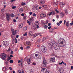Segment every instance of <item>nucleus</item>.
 <instances>
[{"label":"nucleus","mask_w":73,"mask_h":73,"mask_svg":"<svg viewBox=\"0 0 73 73\" xmlns=\"http://www.w3.org/2000/svg\"><path fill=\"white\" fill-rule=\"evenodd\" d=\"M52 44L53 45H54L55 44V42L54 41H52Z\"/></svg>","instance_id":"f704fd0d"},{"label":"nucleus","mask_w":73,"mask_h":73,"mask_svg":"<svg viewBox=\"0 0 73 73\" xmlns=\"http://www.w3.org/2000/svg\"><path fill=\"white\" fill-rule=\"evenodd\" d=\"M3 43L5 46H8L9 45L8 42L7 41H3Z\"/></svg>","instance_id":"7ed1b4c3"},{"label":"nucleus","mask_w":73,"mask_h":73,"mask_svg":"<svg viewBox=\"0 0 73 73\" xmlns=\"http://www.w3.org/2000/svg\"><path fill=\"white\" fill-rule=\"evenodd\" d=\"M11 17H15V15H14V14H11L10 15Z\"/></svg>","instance_id":"cd10ccee"},{"label":"nucleus","mask_w":73,"mask_h":73,"mask_svg":"<svg viewBox=\"0 0 73 73\" xmlns=\"http://www.w3.org/2000/svg\"><path fill=\"white\" fill-rule=\"evenodd\" d=\"M54 49L57 50H60V47L56 45L54 47Z\"/></svg>","instance_id":"1a4fd4ad"},{"label":"nucleus","mask_w":73,"mask_h":73,"mask_svg":"<svg viewBox=\"0 0 73 73\" xmlns=\"http://www.w3.org/2000/svg\"><path fill=\"white\" fill-rule=\"evenodd\" d=\"M10 63H11V64H12V63H13V61L12 60H11L10 61Z\"/></svg>","instance_id":"4c0bfd02"},{"label":"nucleus","mask_w":73,"mask_h":73,"mask_svg":"<svg viewBox=\"0 0 73 73\" xmlns=\"http://www.w3.org/2000/svg\"><path fill=\"white\" fill-rule=\"evenodd\" d=\"M6 55L5 53L3 54L1 57V58L2 59V60H4L5 58H6V56H5Z\"/></svg>","instance_id":"0eeeda50"},{"label":"nucleus","mask_w":73,"mask_h":73,"mask_svg":"<svg viewBox=\"0 0 73 73\" xmlns=\"http://www.w3.org/2000/svg\"><path fill=\"white\" fill-rule=\"evenodd\" d=\"M27 21V23L29 24V25H31V22L29 21Z\"/></svg>","instance_id":"72a5a7b5"},{"label":"nucleus","mask_w":73,"mask_h":73,"mask_svg":"<svg viewBox=\"0 0 73 73\" xmlns=\"http://www.w3.org/2000/svg\"><path fill=\"white\" fill-rule=\"evenodd\" d=\"M13 1H13V0H11V1H10V2L11 3H13Z\"/></svg>","instance_id":"6e6d98bb"},{"label":"nucleus","mask_w":73,"mask_h":73,"mask_svg":"<svg viewBox=\"0 0 73 73\" xmlns=\"http://www.w3.org/2000/svg\"><path fill=\"white\" fill-rule=\"evenodd\" d=\"M66 23V21H65V20H64V25H65V24Z\"/></svg>","instance_id":"4d7b16f0"},{"label":"nucleus","mask_w":73,"mask_h":73,"mask_svg":"<svg viewBox=\"0 0 73 73\" xmlns=\"http://www.w3.org/2000/svg\"><path fill=\"white\" fill-rule=\"evenodd\" d=\"M16 33H17V31L15 30L14 32H13L12 33V34L13 36H15Z\"/></svg>","instance_id":"f8f14e48"},{"label":"nucleus","mask_w":73,"mask_h":73,"mask_svg":"<svg viewBox=\"0 0 73 73\" xmlns=\"http://www.w3.org/2000/svg\"><path fill=\"white\" fill-rule=\"evenodd\" d=\"M41 53H38L37 54H35V56L36 57H37L38 59H41V56H40Z\"/></svg>","instance_id":"f03ea898"},{"label":"nucleus","mask_w":73,"mask_h":73,"mask_svg":"<svg viewBox=\"0 0 73 73\" xmlns=\"http://www.w3.org/2000/svg\"><path fill=\"white\" fill-rule=\"evenodd\" d=\"M42 66L43 67H45V68H46V64H43Z\"/></svg>","instance_id":"473e14b6"},{"label":"nucleus","mask_w":73,"mask_h":73,"mask_svg":"<svg viewBox=\"0 0 73 73\" xmlns=\"http://www.w3.org/2000/svg\"><path fill=\"white\" fill-rule=\"evenodd\" d=\"M19 11L20 13H23V9L22 8L20 9Z\"/></svg>","instance_id":"6ab92c4d"},{"label":"nucleus","mask_w":73,"mask_h":73,"mask_svg":"<svg viewBox=\"0 0 73 73\" xmlns=\"http://www.w3.org/2000/svg\"><path fill=\"white\" fill-rule=\"evenodd\" d=\"M15 8H16V6H14L12 7V9H14Z\"/></svg>","instance_id":"2f4dec72"},{"label":"nucleus","mask_w":73,"mask_h":73,"mask_svg":"<svg viewBox=\"0 0 73 73\" xmlns=\"http://www.w3.org/2000/svg\"><path fill=\"white\" fill-rule=\"evenodd\" d=\"M1 12H4V9H2L1 10Z\"/></svg>","instance_id":"5fc2aeb1"},{"label":"nucleus","mask_w":73,"mask_h":73,"mask_svg":"<svg viewBox=\"0 0 73 73\" xmlns=\"http://www.w3.org/2000/svg\"><path fill=\"white\" fill-rule=\"evenodd\" d=\"M64 13L61 12L60 13V16L62 17V18L63 17H64Z\"/></svg>","instance_id":"4468645a"},{"label":"nucleus","mask_w":73,"mask_h":73,"mask_svg":"<svg viewBox=\"0 0 73 73\" xmlns=\"http://www.w3.org/2000/svg\"><path fill=\"white\" fill-rule=\"evenodd\" d=\"M55 58L54 57H52L51 58V61L52 63L55 62Z\"/></svg>","instance_id":"6e6552de"},{"label":"nucleus","mask_w":73,"mask_h":73,"mask_svg":"<svg viewBox=\"0 0 73 73\" xmlns=\"http://www.w3.org/2000/svg\"><path fill=\"white\" fill-rule=\"evenodd\" d=\"M27 18V16H24L23 17V19H25Z\"/></svg>","instance_id":"052dcab7"},{"label":"nucleus","mask_w":73,"mask_h":73,"mask_svg":"<svg viewBox=\"0 0 73 73\" xmlns=\"http://www.w3.org/2000/svg\"><path fill=\"white\" fill-rule=\"evenodd\" d=\"M36 34L37 36H38V35H40V33H37Z\"/></svg>","instance_id":"13d9d810"},{"label":"nucleus","mask_w":73,"mask_h":73,"mask_svg":"<svg viewBox=\"0 0 73 73\" xmlns=\"http://www.w3.org/2000/svg\"><path fill=\"white\" fill-rule=\"evenodd\" d=\"M56 13H55L54 11H52L50 12V13L48 14V15L51 16V15H52V16H53V15H54Z\"/></svg>","instance_id":"39448f33"},{"label":"nucleus","mask_w":73,"mask_h":73,"mask_svg":"<svg viewBox=\"0 0 73 73\" xmlns=\"http://www.w3.org/2000/svg\"><path fill=\"white\" fill-rule=\"evenodd\" d=\"M31 60H32V58L31 57H30L29 58L27 59V62L28 63L30 61H31Z\"/></svg>","instance_id":"9b49d317"},{"label":"nucleus","mask_w":73,"mask_h":73,"mask_svg":"<svg viewBox=\"0 0 73 73\" xmlns=\"http://www.w3.org/2000/svg\"><path fill=\"white\" fill-rule=\"evenodd\" d=\"M20 49H21V50H23V49H24V48L23 47L21 46L20 47Z\"/></svg>","instance_id":"c03bdc74"},{"label":"nucleus","mask_w":73,"mask_h":73,"mask_svg":"<svg viewBox=\"0 0 73 73\" xmlns=\"http://www.w3.org/2000/svg\"><path fill=\"white\" fill-rule=\"evenodd\" d=\"M34 36H35V37H36V36H37L36 34H36H34Z\"/></svg>","instance_id":"3c124183"},{"label":"nucleus","mask_w":73,"mask_h":73,"mask_svg":"<svg viewBox=\"0 0 73 73\" xmlns=\"http://www.w3.org/2000/svg\"><path fill=\"white\" fill-rule=\"evenodd\" d=\"M40 38L38 39L37 40V41L38 42H40Z\"/></svg>","instance_id":"603ef678"},{"label":"nucleus","mask_w":73,"mask_h":73,"mask_svg":"<svg viewBox=\"0 0 73 73\" xmlns=\"http://www.w3.org/2000/svg\"><path fill=\"white\" fill-rule=\"evenodd\" d=\"M21 64H24L23 62H24V60L23 59H22L21 60Z\"/></svg>","instance_id":"393cba45"},{"label":"nucleus","mask_w":73,"mask_h":73,"mask_svg":"<svg viewBox=\"0 0 73 73\" xmlns=\"http://www.w3.org/2000/svg\"><path fill=\"white\" fill-rule=\"evenodd\" d=\"M66 27H69V22L68 21H67L66 23Z\"/></svg>","instance_id":"a878e982"},{"label":"nucleus","mask_w":73,"mask_h":73,"mask_svg":"<svg viewBox=\"0 0 73 73\" xmlns=\"http://www.w3.org/2000/svg\"><path fill=\"white\" fill-rule=\"evenodd\" d=\"M2 70L4 72H5V71H7V70H8V67H6L5 68L4 67L3 68Z\"/></svg>","instance_id":"9d476101"},{"label":"nucleus","mask_w":73,"mask_h":73,"mask_svg":"<svg viewBox=\"0 0 73 73\" xmlns=\"http://www.w3.org/2000/svg\"><path fill=\"white\" fill-rule=\"evenodd\" d=\"M35 25H39V24H40V23H39V22H38V21H36L35 22Z\"/></svg>","instance_id":"f3484780"},{"label":"nucleus","mask_w":73,"mask_h":73,"mask_svg":"<svg viewBox=\"0 0 73 73\" xmlns=\"http://www.w3.org/2000/svg\"><path fill=\"white\" fill-rule=\"evenodd\" d=\"M47 64V62H46V60H43V64Z\"/></svg>","instance_id":"aec40b11"},{"label":"nucleus","mask_w":73,"mask_h":73,"mask_svg":"<svg viewBox=\"0 0 73 73\" xmlns=\"http://www.w3.org/2000/svg\"><path fill=\"white\" fill-rule=\"evenodd\" d=\"M41 49L43 53H45L46 51V47H44L43 46H42L41 47Z\"/></svg>","instance_id":"f257e3e1"},{"label":"nucleus","mask_w":73,"mask_h":73,"mask_svg":"<svg viewBox=\"0 0 73 73\" xmlns=\"http://www.w3.org/2000/svg\"><path fill=\"white\" fill-rule=\"evenodd\" d=\"M21 16H24V14L22 13L21 14Z\"/></svg>","instance_id":"e2e57ef3"},{"label":"nucleus","mask_w":73,"mask_h":73,"mask_svg":"<svg viewBox=\"0 0 73 73\" xmlns=\"http://www.w3.org/2000/svg\"><path fill=\"white\" fill-rule=\"evenodd\" d=\"M36 28L38 29L39 28H40V27H39V26H38V25H36Z\"/></svg>","instance_id":"09e8293b"},{"label":"nucleus","mask_w":73,"mask_h":73,"mask_svg":"<svg viewBox=\"0 0 73 73\" xmlns=\"http://www.w3.org/2000/svg\"><path fill=\"white\" fill-rule=\"evenodd\" d=\"M40 3L42 4H44L45 3V1H40Z\"/></svg>","instance_id":"4be33fe9"},{"label":"nucleus","mask_w":73,"mask_h":73,"mask_svg":"<svg viewBox=\"0 0 73 73\" xmlns=\"http://www.w3.org/2000/svg\"><path fill=\"white\" fill-rule=\"evenodd\" d=\"M55 11H56V13H59V11L57 9H55Z\"/></svg>","instance_id":"a18cd8bd"},{"label":"nucleus","mask_w":73,"mask_h":73,"mask_svg":"<svg viewBox=\"0 0 73 73\" xmlns=\"http://www.w3.org/2000/svg\"><path fill=\"white\" fill-rule=\"evenodd\" d=\"M48 25L49 27V26H50V25H51V24L50 23H48Z\"/></svg>","instance_id":"a19ab883"},{"label":"nucleus","mask_w":73,"mask_h":73,"mask_svg":"<svg viewBox=\"0 0 73 73\" xmlns=\"http://www.w3.org/2000/svg\"><path fill=\"white\" fill-rule=\"evenodd\" d=\"M26 3L25 2L24 3H23V2H22L21 3V5L22 6H24V5H25Z\"/></svg>","instance_id":"b1692460"},{"label":"nucleus","mask_w":73,"mask_h":73,"mask_svg":"<svg viewBox=\"0 0 73 73\" xmlns=\"http://www.w3.org/2000/svg\"><path fill=\"white\" fill-rule=\"evenodd\" d=\"M23 31V32H25V31H26L27 30V27H24L23 29H22Z\"/></svg>","instance_id":"dca6fc26"},{"label":"nucleus","mask_w":73,"mask_h":73,"mask_svg":"<svg viewBox=\"0 0 73 73\" xmlns=\"http://www.w3.org/2000/svg\"><path fill=\"white\" fill-rule=\"evenodd\" d=\"M64 12L66 14V15H68V11L66 9H64Z\"/></svg>","instance_id":"412c9836"},{"label":"nucleus","mask_w":73,"mask_h":73,"mask_svg":"<svg viewBox=\"0 0 73 73\" xmlns=\"http://www.w3.org/2000/svg\"><path fill=\"white\" fill-rule=\"evenodd\" d=\"M56 18H57V19H58V18H59V15H57L56 16Z\"/></svg>","instance_id":"79ce46f5"},{"label":"nucleus","mask_w":73,"mask_h":73,"mask_svg":"<svg viewBox=\"0 0 73 73\" xmlns=\"http://www.w3.org/2000/svg\"><path fill=\"white\" fill-rule=\"evenodd\" d=\"M65 3L63 2H62L61 3V5H62L63 7L64 6V5H65Z\"/></svg>","instance_id":"c756f323"},{"label":"nucleus","mask_w":73,"mask_h":73,"mask_svg":"<svg viewBox=\"0 0 73 73\" xmlns=\"http://www.w3.org/2000/svg\"><path fill=\"white\" fill-rule=\"evenodd\" d=\"M27 35H28V33L26 32L25 33V34H23V36H27Z\"/></svg>","instance_id":"7c9ffc66"},{"label":"nucleus","mask_w":73,"mask_h":73,"mask_svg":"<svg viewBox=\"0 0 73 73\" xmlns=\"http://www.w3.org/2000/svg\"><path fill=\"white\" fill-rule=\"evenodd\" d=\"M9 69L11 70H12V68L11 67H9Z\"/></svg>","instance_id":"0e129e2a"},{"label":"nucleus","mask_w":73,"mask_h":73,"mask_svg":"<svg viewBox=\"0 0 73 73\" xmlns=\"http://www.w3.org/2000/svg\"><path fill=\"white\" fill-rule=\"evenodd\" d=\"M29 13L30 15H32L33 14L32 12H29Z\"/></svg>","instance_id":"58836bf2"},{"label":"nucleus","mask_w":73,"mask_h":73,"mask_svg":"<svg viewBox=\"0 0 73 73\" xmlns=\"http://www.w3.org/2000/svg\"><path fill=\"white\" fill-rule=\"evenodd\" d=\"M23 25L22 24H21V25H18V27L19 29H20L22 27H23Z\"/></svg>","instance_id":"ddd939ff"},{"label":"nucleus","mask_w":73,"mask_h":73,"mask_svg":"<svg viewBox=\"0 0 73 73\" xmlns=\"http://www.w3.org/2000/svg\"><path fill=\"white\" fill-rule=\"evenodd\" d=\"M64 68H61V69L60 70V73H64Z\"/></svg>","instance_id":"2eb2a0df"},{"label":"nucleus","mask_w":73,"mask_h":73,"mask_svg":"<svg viewBox=\"0 0 73 73\" xmlns=\"http://www.w3.org/2000/svg\"><path fill=\"white\" fill-rule=\"evenodd\" d=\"M46 15L45 14L42 13L40 15V17L41 18H45L46 17Z\"/></svg>","instance_id":"423d86ee"},{"label":"nucleus","mask_w":73,"mask_h":73,"mask_svg":"<svg viewBox=\"0 0 73 73\" xmlns=\"http://www.w3.org/2000/svg\"><path fill=\"white\" fill-rule=\"evenodd\" d=\"M8 60H11V57L9 56L8 57Z\"/></svg>","instance_id":"de8ad7c7"},{"label":"nucleus","mask_w":73,"mask_h":73,"mask_svg":"<svg viewBox=\"0 0 73 73\" xmlns=\"http://www.w3.org/2000/svg\"><path fill=\"white\" fill-rule=\"evenodd\" d=\"M48 27V26L47 25H45L43 27L44 29H47Z\"/></svg>","instance_id":"bb28decb"},{"label":"nucleus","mask_w":73,"mask_h":73,"mask_svg":"<svg viewBox=\"0 0 73 73\" xmlns=\"http://www.w3.org/2000/svg\"><path fill=\"white\" fill-rule=\"evenodd\" d=\"M20 62H21V61H20V60H19L18 62V63H20Z\"/></svg>","instance_id":"774afa93"},{"label":"nucleus","mask_w":73,"mask_h":73,"mask_svg":"<svg viewBox=\"0 0 73 73\" xmlns=\"http://www.w3.org/2000/svg\"><path fill=\"white\" fill-rule=\"evenodd\" d=\"M71 69H73V66H71Z\"/></svg>","instance_id":"338daca9"},{"label":"nucleus","mask_w":73,"mask_h":73,"mask_svg":"<svg viewBox=\"0 0 73 73\" xmlns=\"http://www.w3.org/2000/svg\"><path fill=\"white\" fill-rule=\"evenodd\" d=\"M26 48L27 49H29V48H30V46H27L26 47Z\"/></svg>","instance_id":"864d4df0"},{"label":"nucleus","mask_w":73,"mask_h":73,"mask_svg":"<svg viewBox=\"0 0 73 73\" xmlns=\"http://www.w3.org/2000/svg\"><path fill=\"white\" fill-rule=\"evenodd\" d=\"M38 7V6H37V5H35V8H37V7Z\"/></svg>","instance_id":"8fccbe9b"},{"label":"nucleus","mask_w":73,"mask_h":73,"mask_svg":"<svg viewBox=\"0 0 73 73\" xmlns=\"http://www.w3.org/2000/svg\"><path fill=\"white\" fill-rule=\"evenodd\" d=\"M29 20L31 21H34V18H33V17H31L30 19H29Z\"/></svg>","instance_id":"a211bd4d"},{"label":"nucleus","mask_w":73,"mask_h":73,"mask_svg":"<svg viewBox=\"0 0 73 73\" xmlns=\"http://www.w3.org/2000/svg\"><path fill=\"white\" fill-rule=\"evenodd\" d=\"M46 6V5H42V7H43V8H44V7H46V6Z\"/></svg>","instance_id":"680f3d73"},{"label":"nucleus","mask_w":73,"mask_h":73,"mask_svg":"<svg viewBox=\"0 0 73 73\" xmlns=\"http://www.w3.org/2000/svg\"><path fill=\"white\" fill-rule=\"evenodd\" d=\"M13 21H14V22H15V23H16V22H17V21H16V20L15 19H13Z\"/></svg>","instance_id":"bf43d9fd"},{"label":"nucleus","mask_w":73,"mask_h":73,"mask_svg":"<svg viewBox=\"0 0 73 73\" xmlns=\"http://www.w3.org/2000/svg\"><path fill=\"white\" fill-rule=\"evenodd\" d=\"M15 43H17V40L16 38H15Z\"/></svg>","instance_id":"e433bc0d"},{"label":"nucleus","mask_w":73,"mask_h":73,"mask_svg":"<svg viewBox=\"0 0 73 73\" xmlns=\"http://www.w3.org/2000/svg\"><path fill=\"white\" fill-rule=\"evenodd\" d=\"M57 25H58V26H60V24L59 23H57Z\"/></svg>","instance_id":"ea45409f"},{"label":"nucleus","mask_w":73,"mask_h":73,"mask_svg":"<svg viewBox=\"0 0 73 73\" xmlns=\"http://www.w3.org/2000/svg\"><path fill=\"white\" fill-rule=\"evenodd\" d=\"M50 31H51V32H53V29H50Z\"/></svg>","instance_id":"37998d69"},{"label":"nucleus","mask_w":73,"mask_h":73,"mask_svg":"<svg viewBox=\"0 0 73 73\" xmlns=\"http://www.w3.org/2000/svg\"><path fill=\"white\" fill-rule=\"evenodd\" d=\"M33 16H35V17H36V15L35 13H33Z\"/></svg>","instance_id":"49530a36"},{"label":"nucleus","mask_w":73,"mask_h":73,"mask_svg":"<svg viewBox=\"0 0 73 73\" xmlns=\"http://www.w3.org/2000/svg\"><path fill=\"white\" fill-rule=\"evenodd\" d=\"M6 17L7 20L8 21H9V19H10V14L9 13H6Z\"/></svg>","instance_id":"20e7f679"},{"label":"nucleus","mask_w":73,"mask_h":73,"mask_svg":"<svg viewBox=\"0 0 73 73\" xmlns=\"http://www.w3.org/2000/svg\"><path fill=\"white\" fill-rule=\"evenodd\" d=\"M11 32H13L15 31L14 30V29H13L12 28H11Z\"/></svg>","instance_id":"c9c22d12"},{"label":"nucleus","mask_w":73,"mask_h":73,"mask_svg":"<svg viewBox=\"0 0 73 73\" xmlns=\"http://www.w3.org/2000/svg\"><path fill=\"white\" fill-rule=\"evenodd\" d=\"M26 44L28 45H29L30 44V42L29 41H27Z\"/></svg>","instance_id":"c85d7f7f"},{"label":"nucleus","mask_w":73,"mask_h":73,"mask_svg":"<svg viewBox=\"0 0 73 73\" xmlns=\"http://www.w3.org/2000/svg\"><path fill=\"white\" fill-rule=\"evenodd\" d=\"M18 72H19V73H24V70H23L21 72V71L20 70H18Z\"/></svg>","instance_id":"5701e85b"},{"label":"nucleus","mask_w":73,"mask_h":73,"mask_svg":"<svg viewBox=\"0 0 73 73\" xmlns=\"http://www.w3.org/2000/svg\"><path fill=\"white\" fill-rule=\"evenodd\" d=\"M62 21H60L59 22V23H60V24H61L62 23Z\"/></svg>","instance_id":"69168bd1"}]
</instances>
